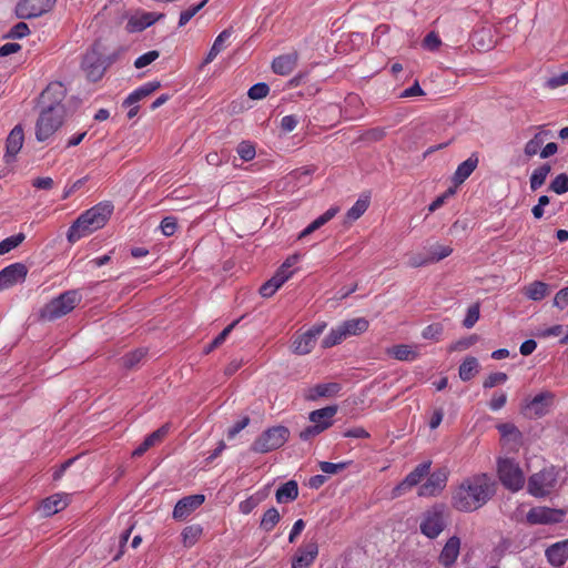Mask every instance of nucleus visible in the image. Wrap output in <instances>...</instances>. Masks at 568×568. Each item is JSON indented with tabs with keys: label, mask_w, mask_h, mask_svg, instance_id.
Segmentation results:
<instances>
[{
	"label": "nucleus",
	"mask_w": 568,
	"mask_h": 568,
	"mask_svg": "<svg viewBox=\"0 0 568 568\" xmlns=\"http://www.w3.org/2000/svg\"><path fill=\"white\" fill-rule=\"evenodd\" d=\"M497 484L491 475L480 473L466 477L452 495V506L463 513L484 507L496 494Z\"/></svg>",
	"instance_id": "1"
},
{
	"label": "nucleus",
	"mask_w": 568,
	"mask_h": 568,
	"mask_svg": "<svg viewBox=\"0 0 568 568\" xmlns=\"http://www.w3.org/2000/svg\"><path fill=\"white\" fill-rule=\"evenodd\" d=\"M113 205L110 202H100L79 215L68 230V241L73 244L93 232L102 229L110 220Z\"/></svg>",
	"instance_id": "2"
},
{
	"label": "nucleus",
	"mask_w": 568,
	"mask_h": 568,
	"mask_svg": "<svg viewBox=\"0 0 568 568\" xmlns=\"http://www.w3.org/2000/svg\"><path fill=\"white\" fill-rule=\"evenodd\" d=\"M447 517L448 515L443 504L433 505L420 516V532L429 539L437 538L447 526Z\"/></svg>",
	"instance_id": "3"
},
{
	"label": "nucleus",
	"mask_w": 568,
	"mask_h": 568,
	"mask_svg": "<svg viewBox=\"0 0 568 568\" xmlns=\"http://www.w3.org/2000/svg\"><path fill=\"white\" fill-rule=\"evenodd\" d=\"M64 116L63 105L45 106L40 113L36 124V138L43 142L48 140L62 125Z\"/></svg>",
	"instance_id": "4"
},
{
	"label": "nucleus",
	"mask_w": 568,
	"mask_h": 568,
	"mask_svg": "<svg viewBox=\"0 0 568 568\" xmlns=\"http://www.w3.org/2000/svg\"><path fill=\"white\" fill-rule=\"evenodd\" d=\"M559 470L555 466L542 468L528 478L527 490L537 498L550 495L557 487Z\"/></svg>",
	"instance_id": "5"
},
{
	"label": "nucleus",
	"mask_w": 568,
	"mask_h": 568,
	"mask_svg": "<svg viewBox=\"0 0 568 568\" xmlns=\"http://www.w3.org/2000/svg\"><path fill=\"white\" fill-rule=\"evenodd\" d=\"M290 437L287 427L278 425L265 429L251 445V450L257 454H266L281 448Z\"/></svg>",
	"instance_id": "6"
},
{
	"label": "nucleus",
	"mask_w": 568,
	"mask_h": 568,
	"mask_svg": "<svg viewBox=\"0 0 568 568\" xmlns=\"http://www.w3.org/2000/svg\"><path fill=\"white\" fill-rule=\"evenodd\" d=\"M497 473L504 487L511 491H518L525 485L524 471L519 464L511 458H499Z\"/></svg>",
	"instance_id": "7"
},
{
	"label": "nucleus",
	"mask_w": 568,
	"mask_h": 568,
	"mask_svg": "<svg viewBox=\"0 0 568 568\" xmlns=\"http://www.w3.org/2000/svg\"><path fill=\"white\" fill-rule=\"evenodd\" d=\"M80 302L77 291H68L50 301L42 311V316L49 321L60 318L74 310Z\"/></svg>",
	"instance_id": "8"
},
{
	"label": "nucleus",
	"mask_w": 568,
	"mask_h": 568,
	"mask_svg": "<svg viewBox=\"0 0 568 568\" xmlns=\"http://www.w3.org/2000/svg\"><path fill=\"white\" fill-rule=\"evenodd\" d=\"M298 256H288L277 268L275 274L260 287L263 297L273 296L294 274L292 267L297 263Z\"/></svg>",
	"instance_id": "9"
},
{
	"label": "nucleus",
	"mask_w": 568,
	"mask_h": 568,
	"mask_svg": "<svg viewBox=\"0 0 568 568\" xmlns=\"http://www.w3.org/2000/svg\"><path fill=\"white\" fill-rule=\"evenodd\" d=\"M555 403V394L545 390L530 399H526L521 406V414L529 419H537L546 416Z\"/></svg>",
	"instance_id": "10"
},
{
	"label": "nucleus",
	"mask_w": 568,
	"mask_h": 568,
	"mask_svg": "<svg viewBox=\"0 0 568 568\" xmlns=\"http://www.w3.org/2000/svg\"><path fill=\"white\" fill-rule=\"evenodd\" d=\"M430 462L417 465L396 487L392 490V498H398L417 486L430 470Z\"/></svg>",
	"instance_id": "11"
},
{
	"label": "nucleus",
	"mask_w": 568,
	"mask_h": 568,
	"mask_svg": "<svg viewBox=\"0 0 568 568\" xmlns=\"http://www.w3.org/2000/svg\"><path fill=\"white\" fill-rule=\"evenodd\" d=\"M57 0H20L16 6V14L20 19H33L49 12Z\"/></svg>",
	"instance_id": "12"
},
{
	"label": "nucleus",
	"mask_w": 568,
	"mask_h": 568,
	"mask_svg": "<svg viewBox=\"0 0 568 568\" xmlns=\"http://www.w3.org/2000/svg\"><path fill=\"white\" fill-rule=\"evenodd\" d=\"M326 327V322H317L303 335L295 338L293 343L295 352L298 355L310 354L314 349L318 336L323 334Z\"/></svg>",
	"instance_id": "13"
},
{
	"label": "nucleus",
	"mask_w": 568,
	"mask_h": 568,
	"mask_svg": "<svg viewBox=\"0 0 568 568\" xmlns=\"http://www.w3.org/2000/svg\"><path fill=\"white\" fill-rule=\"evenodd\" d=\"M82 69L85 72V77L91 82L100 81L106 70L104 59L97 52H88L82 60Z\"/></svg>",
	"instance_id": "14"
},
{
	"label": "nucleus",
	"mask_w": 568,
	"mask_h": 568,
	"mask_svg": "<svg viewBox=\"0 0 568 568\" xmlns=\"http://www.w3.org/2000/svg\"><path fill=\"white\" fill-rule=\"evenodd\" d=\"M565 513L549 507H532L527 513V521L532 525H547L561 521Z\"/></svg>",
	"instance_id": "15"
},
{
	"label": "nucleus",
	"mask_w": 568,
	"mask_h": 568,
	"mask_svg": "<svg viewBox=\"0 0 568 568\" xmlns=\"http://www.w3.org/2000/svg\"><path fill=\"white\" fill-rule=\"evenodd\" d=\"M205 500L202 494L190 495L181 498L174 506L172 517L175 520L182 521L194 513Z\"/></svg>",
	"instance_id": "16"
},
{
	"label": "nucleus",
	"mask_w": 568,
	"mask_h": 568,
	"mask_svg": "<svg viewBox=\"0 0 568 568\" xmlns=\"http://www.w3.org/2000/svg\"><path fill=\"white\" fill-rule=\"evenodd\" d=\"M28 268L22 263H13L0 271V291L9 288L26 280Z\"/></svg>",
	"instance_id": "17"
},
{
	"label": "nucleus",
	"mask_w": 568,
	"mask_h": 568,
	"mask_svg": "<svg viewBox=\"0 0 568 568\" xmlns=\"http://www.w3.org/2000/svg\"><path fill=\"white\" fill-rule=\"evenodd\" d=\"M446 473L444 470H436L432 473L427 477L426 481L419 486L417 494L419 497L437 496L446 487Z\"/></svg>",
	"instance_id": "18"
},
{
	"label": "nucleus",
	"mask_w": 568,
	"mask_h": 568,
	"mask_svg": "<svg viewBox=\"0 0 568 568\" xmlns=\"http://www.w3.org/2000/svg\"><path fill=\"white\" fill-rule=\"evenodd\" d=\"M318 555V545L316 540H311L296 550L292 560V568H310Z\"/></svg>",
	"instance_id": "19"
},
{
	"label": "nucleus",
	"mask_w": 568,
	"mask_h": 568,
	"mask_svg": "<svg viewBox=\"0 0 568 568\" xmlns=\"http://www.w3.org/2000/svg\"><path fill=\"white\" fill-rule=\"evenodd\" d=\"M23 142V129L20 124H18L10 131L6 140V153L3 155V160L6 163H11L16 160V156L20 152Z\"/></svg>",
	"instance_id": "20"
},
{
	"label": "nucleus",
	"mask_w": 568,
	"mask_h": 568,
	"mask_svg": "<svg viewBox=\"0 0 568 568\" xmlns=\"http://www.w3.org/2000/svg\"><path fill=\"white\" fill-rule=\"evenodd\" d=\"M460 544L459 537L452 536L444 545L438 556V562L446 568L453 566L459 556Z\"/></svg>",
	"instance_id": "21"
},
{
	"label": "nucleus",
	"mask_w": 568,
	"mask_h": 568,
	"mask_svg": "<svg viewBox=\"0 0 568 568\" xmlns=\"http://www.w3.org/2000/svg\"><path fill=\"white\" fill-rule=\"evenodd\" d=\"M342 389V385L339 383H324L317 384L307 388L304 393V398L306 400L315 402L322 397H334Z\"/></svg>",
	"instance_id": "22"
},
{
	"label": "nucleus",
	"mask_w": 568,
	"mask_h": 568,
	"mask_svg": "<svg viewBox=\"0 0 568 568\" xmlns=\"http://www.w3.org/2000/svg\"><path fill=\"white\" fill-rule=\"evenodd\" d=\"M68 504L69 495L59 493L43 499L39 509L44 517H50L63 510Z\"/></svg>",
	"instance_id": "23"
},
{
	"label": "nucleus",
	"mask_w": 568,
	"mask_h": 568,
	"mask_svg": "<svg viewBox=\"0 0 568 568\" xmlns=\"http://www.w3.org/2000/svg\"><path fill=\"white\" fill-rule=\"evenodd\" d=\"M545 555L548 562L554 567H560L568 560V539L550 545Z\"/></svg>",
	"instance_id": "24"
},
{
	"label": "nucleus",
	"mask_w": 568,
	"mask_h": 568,
	"mask_svg": "<svg viewBox=\"0 0 568 568\" xmlns=\"http://www.w3.org/2000/svg\"><path fill=\"white\" fill-rule=\"evenodd\" d=\"M478 163H479L478 154L476 152L471 153L467 160H465L457 166V169L454 173V176H453L454 184L455 185L463 184L471 175V173L476 170V168L478 166Z\"/></svg>",
	"instance_id": "25"
},
{
	"label": "nucleus",
	"mask_w": 568,
	"mask_h": 568,
	"mask_svg": "<svg viewBox=\"0 0 568 568\" xmlns=\"http://www.w3.org/2000/svg\"><path fill=\"white\" fill-rule=\"evenodd\" d=\"M298 60L297 52H290L278 55L272 62V70L280 75H288L296 67Z\"/></svg>",
	"instance_id": "26"
},
{
	"label": "nucleus",
	"mask_w": 568,
	"mask_h": 568,
	"mask_svg": "<svg viewBox=\"0 0 568 568\" xmlns=\"http://www.w3.org/2000/svg\"><path fill=\"white\" fill-rule=\"evenodd\" d=\"M65 97V88L61 82L50 83L41 93V102L49 105H62Z\"/></svg>",
	"instance_id": "27"
},
{
	"label": "nucleus",
	"mask_w": 568,
	"mask_h": 568,
	"mask_svg": "<svg viewBox=\"0 0 568 568\" xmlns=\"http://www.w3.org/2000/svg\"><path fill=\"white\" fill-rule=\"evenodd\" d=\"M161 87L159 81H149L132 91L123 101V106H131L148 98Z\"/></svg>",
	"instance_id": "28"
},
{
	"label": "nucleus",
	"mask_w": 568,
	"mask_h": 568,
	"mask_svg": "<svg viewBox=\"0 0 568 568\" xmlns=\"http://www.w3.org/2000/svg\"><path fill=\"white\" fill-rule=\"evenodd\" d=\"M233 34L232 28L223 30L214 40L213 45L207 52L203 64H209L217 57L219 53L224 51L229 44V41Z\"/></svg>",
	"instance_id": "29"
},
{
	"label": "nucleus",
	"mask_w": 568,
	"mask_h": 568,
	"mask_svg": "<svg viewBox=\"0 0 568 568\" xmlns=\"http://www.w3.org/2000/svg\"><path fill=\"white\" fill-rule=\"evenodd\" d=\"M338 407L336 405L326 406L324 408H320L311 412L310 420L313 425H325L327 424V428L333 425V417L336 415Z\"/></svg>",
	"instance_id": "30"
},
{
	"label": "nucleus",
	"mask_w": 568,
	"mask_h": 568,
	"mask_svg": "<svg viewBox=\"0 0 568 568\" xmlns=\"http://www.w3.org/2000/svg\"><path fill=\"white\" fill-rule=\"evenodd\" d=\"M523 294L530 301H541L549 294V285L541 281H534L523 287Z\"/></svg>",
	"instance_id": "31"
},
{
	"label": "nucleus",
	"mask_w": 568,
	"mask_h": 568,
	"mask_svg": "<svg viewBox=\"0 0 568 568\" xmlns=\"http://www.w3.org/2000/svg\"><path fill=\"white\" fill-rule=\"evenodd\" d=\"M339 209L338 206H332L317 219H315L311 224H308L300 234L301 237H305L316 230L321 229L323 225L328 223L337 213Z\"/></svg>",
	"instance_id": "32"
},
{
	"label": "nucleus",
	"mask_w": 568,
	"mask_h": 568,
	"mask_svg": "<svg viewBox=\"0 0 568 568\" xmlns=\"http://www.w3.org/2000/svg\"><path fill=\"white\" fill-rule=\"evenodd\" d=\"M347 337L357 336L368 329L369 322L365 317L346 320L339 323Z\"/></svg>",
	"instance_id": "33"
},
{
	"label": "nucleus",
	"mask_w": 568,
	"mask_h": 568,
	"mask_svg": "<svg viewBox=\"0 0 568 568\" xmlns=\"http://www.w3.org/2000/svg\"><path fill=\"white\" fill-rule=\"evenodd\" d=\"M298 496V485L295 480H288L283 484L275 494L276 501L286 504L295 500Z\"/></svg>",
	"instance_id": "34"
},
{
	"label": "nucleus",
	"mask_w": 568,
	"mask_h": 568,
	"mask_svg": "<svg viewBox=\"0 0 568 568\" xmlns=\"http://www.w3.org/2000/svg\"><path fill=\"white\" fill-rule=\"evenodd\" d=\"M163 17V13L144 12L140 17L132 18L129 21V24L132 27V31H142L148 27L152 26L153 23H155L158 20L162 19Z\"/></svg>",
	"instance_id": "35"
},
{
	"label": "nucleus",
	"mask_w": 568,
	"mask_h": 568,
	"mask_svg": "<svg viewBox=\"0 0 568 568\" xmlns=\"http://www.w3.org/2000/svg\"><path fill=\"white\" fill-rule=\"evenodd\" d=\"M549 135V131H539L536 133L524 148V153L528 158H532L536 154L540 153L542 144L547 140Z\"/></svg>",
	"instance_id": "36"
},
{
	"label": "nucleus",
	"mask_w": 568,
	"mask_h": 568,
	"mask_svg": "<svg viewBox=\"0 0 568 568\" xmlns=\"http://www.w3.org/2000/svg\"><path fill=\"white\" fill-rule=\"evenodd\" d=\"M203 534V528L199 524L184 527L181 532L182 544L186 548L193 547Z\"/></svg>",
	"instance_id": "37"
},
{
	"label": "nucleus",
	"mask_w": 568,
	"mask_h": 568,
	"mask_svg": "<svg viewBox=\"0 0 568 568\" xmlns=\"http://www.w3.org/2000/svg\"><path fill=\"white\" fill-rule=\"evenodd\" d=\"M348 338L345 334L344 328L341 324L333 327L329 333L322 339V347L323 348H331L335 345L341 344L343 341Z\"/></svg>",
	"instance_id": "38"
},
{
	"label": "nucleus",
	"mask_w": 568,
	"mask_h": 568,
	"mask_svg": "<svg viewBox=\"0 0 568 568\" xmlns=\"http://www.w3.org/2000/svg\"><path fill=\"white\" fill-rule=\"evenodd\" d=\"M281 515L275 507L268 508L262 516L260 528L265 532L272 531L275 526L280 523Z\"/></svg>",
	"instance_id": "39"
},
{
	"label": "nucleus",
	"mask_w": 568,
	"mask_h": 568,
	"mask_svg": "<svg viewBox=\"0 0 568 568\" xmlns=\"http://www.w3.org/2000/svg\"><path fill=\"white\" fill-rule=\"evenodd\" d=\"M550 165L542 164L539 168L535 169L530 176V189L531 191H537L545 183L548 174L550 173Z\"/></svg>",
	"instance_id": "40"
},
{
	"label": "nucleus",
	"mask_w": 568,
	"mask_h": 568,
	"mask_svg": "<svg viewBox=\"0 0 568 568\" xmlns=\"http://www.w3.org/2000/svg\"><path fill=\"white\" fill-rule=\"evenodd\" d=\"M498 432L503 438L514 442L515 445H519L521 442V433L519 429L509 423L500 424L497 426Z\"/></svg>",
	"instance_id": "41"
},
{
	"label": "nucleus",
	"mask_w": 568,
	"mask_h": 568,
	"mask_svg": "<svg viewBox=\"0 0 568 568\" xmlns=\"http://www.w3.org/2000/svg\"><path fill=\"white\" fill-rule=\"evenodd\" d=\"M478 373V363L476 357H467L459 367V377L463 381L471 379Z\"/></svg>",
	"instance_id": "42"
},
{
	"label": "nucleus",
	"mask_w": 568,
	"mask_h": 568,
	"mask_svg": "<svg viewBox=\"0 0 568 568\" xmlns=\"http://www.w3.org/2000/svg\"><path fill=\"white\" fill-rule=\"evenodd\" d=\"M369 206V199L366 197H359L353 206L347 211L346 216L349 221H356L359 219L368 209Z\"/></svg>",
	"instance_id": "43"
},
{
	"label": "nucleus",
	"mask_w": 568,
	"mask_h": 568,
	"mask_svg": "<svg viewBox=\"0 0 568 568\" xmlns=\"http://www.w3.org/2000/svg\"><path fill=\"white\" fill-rule=\"evenodd\" d=\"M422 336L425 339L432 341V342H439L443 339L444 336V326L442 323H433L427 325L423 332Z\"/></svg>",
	"instance_id": "44"
},
{
	"label": "nucleus",
	"mask_w": 568,
	"mask_h": 568,
	"mask_svg": "<svg viewBox=\"0 0 568 568\" xmlns=\"http://www.w3.org/2000/svg\"><path fill=\"white\" fill-rule=\"evenodd\" d=\"M240 318L233 321L230 325H227L212 342H210L205 347L204 352L211 353L219 345L223 344L226 337L230 335V333L234 329V327L239 324Z\"/></svg>",
	"instance_id": "45"
},
{
	"label": "nucleus",
	"mask_w": 568,
	"mask_h": 568,
	"mask_svg": "<svg viewBox=\"0 0 568 568\" xmlns=\"http://www.w3.org/2000/svg\"><path fill=\"white\" fill-rule=\"evenodd\" d=\"M26 239L24 233L11 235L0 242V255L7 254L18 247Z\"/></svg>",
	"instance_id": "46"
},
{
	"label": "nucleus",
	"mask_w": 568,
	"mask_h": 568,
	"mask_svg": "<svg viewBox=\"0 0 568 568\" xmlns=\"http://www.w3.org/2000/svg\"><path fill=\"white\" fill-rule=\"evenodd\" d=\"M564 326L562 325H554L550 327H539L535 332V336L539 338H549V337H562Z\"/></svg>",
	"instance_id": "47"
},
{
	"label": "nucleus",
	"mask_w": 568,
	"mask_h": 568,
	"mask_svg": "<svg viewBox=\"0 0 568 568\" xmlns=\"http://www.w3.org/2000/svg\"><path fill=\"white\" fill-rule=\"evenodd\" d=\"M207 2L209 0H202L200 3L182 11L179 19V27H184Z\"/></svg>",
	"instance_id": "48"
},
{
	"label": "nucleus",
	"mask_w": 568,
	"mask_h": 568,
	"mask_svg": "<svg viewBox=\"0 0 568 568\" xmlns=\"http://www.w3.org/2000/svg\"><path fill=\"white\" fill-rule=\"evenodd\" d=\"M170 425L164 424L150 435H148L144 440L150 444V447H153L156 444H160L169 434Z\"/></svg>",
	"instance_id": "49"
},
{
	"label": "nucleus",
	"mask_w": 568,
	"mask_h": 568,
	"mask_svg": "<svg viewBox=\"0 0 568 568\" xmlns=\"http://www.w3.org/2000/svg\"><path fill=\"white\" fill-rule=\"evenodd\" d=\"M549 189L557 194H564L568 192V175L566 173L558 174L551 181Z\"/></svg>",
	"instance_id": "50"
},
{
	"label": "nucleus",
	"mask_w": 568,
	"mask_h": 568,
	"mask_svg": "<svg viewBox=\"0 0 568 568\" xmlns=\"http://www.w3.org/2000/svg\"><path fill=\"white\" fill-rule=\"evenodd\" d=\"M351 464V462H342V463H331V462H320L318 467L320 469L328 475L337 474Z\"/></svg>",
	"instance_id": "51"
},
{
	"label": "nucleus",
	"mask_w": 568,
	"mask_h": 568,
	"mask_svg": "<svg viewBox=\"0 0 568 568\" xmlns=\"http://www.w3.org/2000/svg\"><path fill=\"white\" fill-rule=\"evenodd\" d=\"M237 154L244 161H251L255 158V146L248 141H242L236 149Z\"/></svg>",
	"instance_id": "52"
},
{
	"label": "nucleus",
	"mask_w": 568,
	"mask_h": 568,
	"mask_svg": "<svg viewBox=\"0 0 568 568\" xmlns=\"http://www.w3.org/2000/svg\"><path fill=\"white\" fill-rule=\"evenodd\" d=\"M268 92H270V87L264 82H260V83L252 85L248 89L247 95L252 100H260V99L265 98L268 94Z\"/></svg>",
	"instance_id": "53"
},
{
	"label": "nucleus",
	"mask_w": 568,
	"mask_h": 568,
	"mask_svg": "<svg viewBox=\"0 0 568 568\" xmlns=\"http://www.w3.org/2000/svg\"><path fill=\"white\" fill-rule=\"evenodd\" d=\"M479 314H480V308H479L478 303L469 306L467 310V314L464 318L463 325L466 328H471L479 320Z\"/></svg>",
	"instance_id": "54"
},
{
	"label": "nucleus",
	"mask_w": 568,
	"mask_h": 568,
	"mask_svg": "<svg viewBox=\"0 0 568 568\" xmlns=\"http://www.w3.org/2000/svg\"><path fill=\"white\" fill-rule=\"evenodd\" d=\"M160 229L165 236H172L178 229V221L174 216H166L161 221Z\"/></svg>",
	"instance_id": "55"
},
{
	"label": "nucleus",
	"mask_w": 568,
	"mask_h": 568,
	"mask_svg": "<svg viewBox=\"0 0 568 568\" xmlns=\"http://www.w3.org/2000/svg\"><path fill=\"white\" fill-rule=\"evenodd\" d=\"M160 53L156 50L148 51L146 53L140 55L134 61V67L136 69H142L149 64H151L153 61H155L159 58Z\"/></svg>",
	"instance_id": "56"
},
{
	"label": "nucleus",
	"mask_w": 568,
	"mask_h": 568,
	"mask_svg": "<svg viewBox=\"0 0 568 568\" xmlns=\"http://www.w3.org/2000/svg\"><path fill=\"white\" fill-rule=\"evenodd\" d=\"M325 429H327V424H325V425H311V426H307L306 428H304L301 432L300 437L303 440H308V439L317 436L318 434H321Z\"/></svg>",
	"instance_id": "57"
},
{
	"label": "nucleus",
	"mask_w": 568,
	"mask_h": 568,
	"mask_svg": "<svg viewBox=\"0 0 568 568\" xmlns=\"http://www.w3.org/2000/svg\"><path fill=\"white\" fill-rule=\"evenodd\" d=\"M30 33V29L26 22H18L14 24L8 34L12 39H22Z\"/></svg>",
	"instance_id": "58"
},
{
	"label": "nucleus",
	"mask_w": 568,
	"mask_h": 568,
	"mask_svg": "<svg viewBox=\"0 0 568 568\" xmlns=\"http://www.w3.org/2000/svg\"><path fill=\"white\" fill-rule=\"evenodd\" d=\"M260 501H261V499L258 497L250 496L248 498H246L245 500H242L239 504V509L242 514L248 515L250 513L253 511L254 508L257 507Z\"/></svg>",
	"instance_id": "59"
},
{
	"label": "nucleus",
	"mask_w": 568,
	"mask_h": 568,
	"mask_svg": "<svg viewBox=\"0 0 568 568\" xmlns=\"http://www.w3.org/2000/svg\"><path fill=\"white\" fill-rule=\"evenodd\" d=\"M552 305L560 311L568 306V286L559 290L556 293Z\"/></svg>",
	"instance_id": "60"
},
{
	"label": "nucleus",
	"mask_w": 568,
	"mask_h": 568,
	"mask_svg": "<svg viewBox=\"0 0 568 568\" xmlns=\"http://www.w3.org/2000/svg\"><path fill=\"white\" fill-rule=\"evenodd\" d=\"M477 336L473 335L467 338H463L453 344L449 348L450 352H464L467 351L475 342Z\"/></svg>",
	"instance_id": "61"
},
{
	"label": "nucleus",
	"mask_w": 568,
	"mask_h": 568,
	"mask_svg": "<svg viewBox=\"0 0 568 568\" xmlns=\"http://www.w3.org/2000/svg\"><path fill=\"white\" fill-rule=\"evenodd\" d=\"M565 84H568V71H565L558 75L551 77L546 82V87L549 89H557Z\"/></svg>",
	"instance_id": "62"
},
{
	"label": "nucleus",
	"mask_w": 568,
	"mask_h": 568,
	"mask_svg": "<svg viewBox=\"0 0 568 568\" xmlns=\"http://www.w3.org/2000/svg\"><path fill=\"white\" fill-rule=\"evenodd\" d=\"M507 381V375L505 373H493L490 374L484 382L485 388H491L496 385L503 384Z\"/></svg>",
	"instance_id": "63"
},
{
	"label": "nucleus",
	"mask_w": 568,
	"mask_h": 568,
	"mask_svg": "<svg viewBox=\"0 0 568 568\" xmlns=\"http://www.w3.org/2000/svg\"><path fill=\"white\" fill-rule=\"evenodd\" d=\"M506 402L507 395L504 392L495 393L489 402V408L498 410L505 406Z\"/></svg>",
	"instance_id": "64"
}]
</instances>
